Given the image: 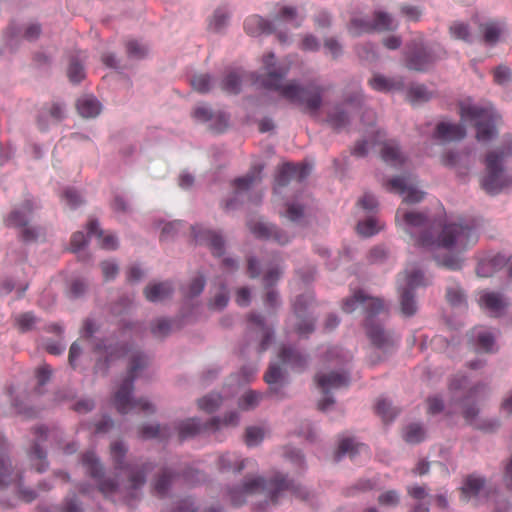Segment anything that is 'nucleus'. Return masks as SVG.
<instances>
[{
  "label": "nucleus",
  "instance_id": "nucleus-39",
  "mask_svg": "<svg viewBox=\"0 0 512 512\" xmlns=\"http://www.w3.org/2000/svg\"><path fill=\"white\" fill-rule=\"evenodd\" d=\"M506 259L502 255L493 256L490 259H483L477 266V274L480 277H489L494 270L504 266Z\"/></svg>",
  "mask_w": 512,
  "mask_h": 512
},
{
  "label": "nucleus",
  "instance_id": "nucleus-44",
  "mask_svg": "<svg viewBox=\"0 0 512 512\" xmlns=\"http://www.w3.org/2000/svg\"><path fill=\"white\" fill-rule=\"evenodd\" d=\"M480 30L483 33L484 41L488 44H495L502 32L504 31L503 26L499 22L491 21L480 26Z\"/></svg>",
  "mask_w": 512,
  "mask_h": 512
},
{
  "label": "nucleus",
  "instance_id": "nucleus-51",
  "mask_svg": "<svg viewBox=\"0 0 512 512\" xmlns=\"http://www.w3.org/2000/svg\"><path fill=\"white\" fill-rule=\"evenodd\" d=\"M240 86L241 78L236 72H229L221 82V89L230 94L239 93Z\"/></svg>",
  "mask_w": 512,
  "mask_h": 512
},
{
  "label": "nucleus",
  "instance_id": "nucleus-64",
  "mask_svg": "<svg viewBox=\"0 0 512 512\" xmlns=\"http://www.w3.org/2000/svg\"><path fill=\"white\" fill-rule=\"evenodd\" d=\"M197 509L191 498H184L173 503L171 509L166 512H196Z\"/></svg>",
  "mask_w": 512,
  "mask_h": 512
},
{
  "label": "nucleus",
  "instance_id": "nucleus-49",
  "mask_svg": "<svg viewBox=\"0 0 512 512\" xmlns=\"http://www.w3.org/2000/svg\"><path fill=\"white\" fill-rule=\"evenodd\" d=\"M425 438L424 428L417 423L408 425L403 431V439L410 444H417Z\"/></svg>",
  "mask_w": 512,
  "mask_h": 512
},
{
  "label": "nucleus",
  "instance_id": "nucleus-8",
  "mask_svg": "<svg viewBox=\"0 0 512 512\" xmlns=\"http://www.w3.org/2000/svg\"><path fill=\"white\" fill-rule=\"evenodd\" d=\"M511 155V146L496 149L486 155L481 186L488 194L496 195L512 185V176L504 168L505 159Z\"/></svg>",
  "mask_w": 512,
  "mask_h": 512
},
{
  "label": "nucleus",
  "instance_id": "nucleus-21",
  "mask_svg": "<svg viewBox=\"0 0 512 512\" xmlns=\"http://www.w3.org/2000/svg\"><path fill=\"white\" fill-rule=\"evenodd\" d=\"M192 233L195 241L201 245H207L212 251L213 255H223L224 240L220 234L199 226L192 227Z\"/></svg>",
  "mask_w": 512,
  "mask_h": 512
},
{
  "label": "nucleus",
  "instance_id": "nucleus-40",
  "mask_svg": "<svg viewBox=\"0 0 512 512\" xmlns=\"http://www.w3.org/2000/svg\"><path fill=\"white\" fill-rule=\"evenodd\" d=\"M139 435L143 439L166 440L170 437L171 430L168 426L144 425L139 428Z\"/></svg>",
  "mask_w": 512,
  "mask_h": 512
},
{
  "label": "nucleus",
  "instance_id": "nucleus-45",
  "mask_svg": "<svg viewBox=\"0 0 512 512\" xmlns=\"http://www.w3.org/2000/svg\"><path fill=\"white\" fill-rule=\"evenodd\" d=\"M383 229V224L375 217H369L357 224V232L364 237H370Z\"/></svg>",
  "mask_w": 512,
  "mask_h": 512
},
{
  "label": "nucleus",
  "instance_id": "nucleus-22",
  "mask_svg": "<svg viewBox=\"0 0 512 512\" xmlns=\"http://www.w3.org/2000/svg\"><path fill=\"white\" fill-rule=\"evenodd\" d=\"M310 170L311 167L306 164L286 163L280 168L276 176V185L283 187L292 180L301 182L309 175Z\"/></svg>",
  "mask_w": 512,
  "mask_h": 512
},
{
  "label": "nucleus",
  "instance_id": "nucleus-14",
  "mask_svg": "<svg viewBox=\"0 0 512 512\" xmlns=\"http://www.w3.org/2000/svg\"><path fill=\"white\" fill-rule=\"evenodd\" d=\"M315 381L318 388L324 394V398L318 402V409L326 411L335 402L333 397L329 396V393L332 390L347 387L350 383V378L344 372H329L316 374Z\"/></svg>",
  "mask_w": 512,
  "mask_h": 512
},
{
  "label": "nucleus",
  "instance_id": "nucleus-26",
  "mask_svg": "<svg viewBox=\"0 0 512 512\" xmlns=\"http://www.w3.org/2000/svg\"><path fill=\"white\" fill-rule=\"evenodd\" d=\"M481 496H486L485 479L476 475H469L461 487L462 500L468 502Z\"/></svg>",
  "mask_w": 512,
  "mask_h": 512
},
{
  "label": "nucleus",
  "instance_id": "nucleus-35",
  "mask_svg": "<svg viewBox=\"0 0 512 512\" xmlns=\"http://www.w3.org/2000/svg\"><path fill=\"white\" fill-rule=\"evenodd\" d=\"M76 108L82 117L93 118L100 113L101 104L92 96H84L78 99Z\"/></svg>",
  "mask_w": 512,
  "mask_h": 512
},
{
  "label": "nucleus",
  "instance_id": "nucleus-47",
  "mask_svg": "<svg viewBox=\"0 0 512 512\" xmlns=\"http://www.w3.org/2000/svg\"><path fill=\"white\" fill-rule=\"evenodd\" d=\"M327 122L336 130L344 128L349 123L348 112L337 106L328 114Z\"/></svg>",
  "mask_w": 512,
  "mask_h": 512
},
{
  "label": "nucleus",
  "instance_id": "nucleus-58",
  "mask_svg": "<svg viewBox=\"0 0 512 512\" xmlns=\"http://www.w3.org/2000/svg\"><path fill=\"white\" fill-rule=\"evenodd\" d=\"M229 297L225 285H222L220 290L210 300L209 306L212 309L221 310L228 304Z\"/></svg>",
  "mask_w": 512,
  "mask_h": 512
},
{
  "label": "nucleus",
  "instance_id": "nucleus-20",
  "mask_svg": "<svg viewBox=\"0 0 512 512\" xmlns=\"http://www.w3.org/2000/svg\"><path fill=\"white\" fill-rule=\"evenodd\" d=\"M248 227L251 233L260 239H271L281 245L288 243L290 240V237L285 232L262 220H250L248 222Z\"/></svg>",
  "mask_w": 512,
  "mask_h": 512
},
{
  "label": "nucleus",
  "instance_id": "nucleus-10",
  "mask_svg": "<svg viewBox=\"0 0 512 512\" xmlns=\"http://www.w3.org/2000/svg\"><path fill=\"white\" fill-rule=\"evenodd\" d=\"M303 18L298 16L297 10L292 6H283L278 15L274 18L273 22H269L258 15L248 17L244 22L245 31L252 35L271 34L282 22H289L294 28L301 25Z\"/></svg>",
  "mask_w": 512,
  "mask_h": 512
},
{
  "label": "nucleus",
  "instance_id": "nucleus-9",
  "mask_svg": "<svg viewBox=\"0 0 512 512\" xmlns=\"http://www.w3.org/2000/svg\"><path fill=\"white\" fill-rule=\"evenodd\" d=\"M460 115L464 122L472 123L475 126L478 141L487 142L496 136L498 115L492 107L462 102Z\"/></svg>",
  "mask_w": 512,
  "mask_h": 512
},
{
  "label": "nucleus",
  "instance_id": "nucleus-3",
  "mask_svg": "<svg viewBox=\"0 0 512 512\" xmlns=\"http://www.w3.org/2000/svg\"><path fill=\"white\" fill-rule=\"evenodd\" d=\"M263 73L253 75V82L259 87L276 91L279 96L288 102L302 107L305 111L316 114L323 103V95L326 87L311 81L305 86L297 80H289L283 83L288 75L290 66L277 63L274 53L270 52L262 59Z\"/></svg>",
  "mask_w": 512,
  "mask_h": 512
},
{
  "label": "nucleus",
  "instance_id": "nucleus-62",
  "mask_svg": "<svg viewBox=\"0 0 512 512\" xmlns=\"http://www.w3.org/2000/svg\"><path fill=\"white\" fill-rule=\"evenodd\" d=\"M264 437L263 430L259 427H248L245 434V443L248 446L258 445Z\"/></svg>",
  "mask_w": 512,
  "mask_h": 512
},
{
  "label": "nucleus",
  "instance_id": "nucleus-36",
  "mask_svg": "<svg viewBox=\"0 0 512 512\" xmlns=\"http://www.w3.org/2000/svg\"><path fill=\"white\" fill-rule=\"evenodd\" d=\"M471 338L475 341L478 349L487 353L494 351L495 338L491 332L483 328H474L471 331Z\"/></svg>",
  "mask_w": 512,
  "mask_h": 512
},
{
  "label": "nucleus",
  "instance_id": "nucleus-7",
  "mask_svg": "<svg viewBox=\"0 0 512 512\" xmlns=\"http://www.w3.org/2000/svg\"><path fill=\"white\" fill-rule=\"evenodd\" d=\"M8 449L6 439L0 434V491L11 489L14 494L11 501L1 500L6 508L16 506L18 500L30 503L37 497L34 490L23 487L22 476L12 468Z\"/></svg>",
  "mask_w": 512,
  "mask_h": 512
},
{
  "label": "nucleus",
  "instance_id": "nucleus-13",
  "mask_svg": "<svg viewBox=\"0 0 512 512\" xmlns=\"http://www.w3.org/2000/svg\"><path fill=\"white\" fill-rule=\"evenodd\" d=\"M436 51H443L440 47L419 46L416 40L407 46L405 52V66L409 70L424 72L440 58Z\"/></svg>",
  "mask_w": 512,
  "mask_h": 512
},
{
  "label": "nucleus",
  "instance_id": "nucleus-60",
  "mask_svg": "<svg viewBox=\"0 0 512 512\" xmlns=\"http://www.w3.org/2000/svg\"><path fill=\"white\" fill-rule=\"evenodd\" d=\"M68 78L73 83H79L85 77L84 68L77 60H71L68 71Z\"/></svg>",
  "mask_w": 512,
  "mask_h": 512
},
{
  "label": "nucleus",
  "instance_id": "nucleus-43",
  "mask_svg": "<svg viewBox=\"0 0 512 512\" xmlns=\"http://www.w3.org/2000/svg\"><path fill=\"white\" fill-rule=\"evenodd\" d=\"M247 460H239L238 456L233 453H225L219 457V469L223 471L240 472L244 469Z\"/></svg>",
  "mask_w": 512,
  "mask_h": 512
},
{
  "label": "nucleus",
  "instance_id": "nucleus-11",
  "mask_svg": "<svg viewBox=\"0 0 512 512\" xmlns=\"http://www.w3.org/2000/svg\"><path fill=\"white\" fill-rule=\"evenodd\" d=\"M397 283L401 312L405 316H412L417 311L414 291L416 288L426 285L424 274L418 269L407 268L399 275Z\"/></svg>",
  "mask_w": 512,
  "mask_h": 512
},
{
  "label": "nucleus",
  "instance_id": "nucleus-17",
  "mask_svg": "<svg viewBox=\"0 0 512 512\" xmlns=\"http://www.w3.org/2000/svg\"><path fill=\"white\" fill-rule=\"evenodd\" d=\"M395 27L392 17L384 12H376L373 21L353 18L348 26L349 32L358 36L363 33H370L373 31H387Z\"/></svg>",
  "mask_w": 512,
  "mask_h": 512
},
{
  "label": "nucleus",
  "instance_id": "nucleus-34",
  "mask_svg": "<svg viewBox=\"0 0 512 512\" xmlns=\"http://www.w3.org/2000/svg\"><path fill=\"white\" fill-rule=\"evenodd\" d=\"M368 455V448L364 444H359L354 441L352 438H344L340 441L338 449L335 453V461H339L340 458L348 454L352 459L356 454Z\"/></svg>",
  "mask_w": 512,
  "mask_h": 512
},
{
  "label": "nucleus",
  "instance_id": "nucleus-33",
  "mask_svg": "<svg viewBox=\"0 0 512 512\" xmlns=\"http://www.w3.org/2000/svg\"><path fill=\"white\" fill-rule=\"evenodd\" d=\"M294 313L296 317L295 331L300 336H307L314 330V321L308 318H302L304 307L302 305V297L296 299L294 305Z\"/></svg>",
  "mask_w": 512,
  "mask_h": 512
},
{
  "label": "nucleus",
  "instance_id": "nucleus-57",
  "mask_svg": "<svg viewBox=\"0 0 512 512\" xmlns=\"http://www.w3.org/2000/svg\"><path fill=\"white\" fill-rule=\"evenodd\" d=\"M283 378L282 368L278 363H271L268 370L264 375V380L267 384H278Z\"/></svg>",
  "mask_w": 512,
  "mask_h": 512
},
{
  "label": "nucleus",
  "instance_id": "nucleus-16",
  "mask_svg": "<svg viewBox=\"0 0 512 512\" xmlns=\"http://www.w3.org/2000/svg\"><path fill=\"white\" fill-rule=\"evenodd\" d=\"M247 335L257 342V353L261 354L269 347L273 330L266 325L263 317L257 313H250L247 317Z\"/></svg>",
  "mask_w": 512,
  "mask_h": 512
},
{
  "label": "nucleus",
  "instance_id": "nucleus-27",
  "mask_svg": "<svg viewBox=\"0 0 512 512\" xmlns=\"http://www.w3.org/2000/svg\"><path fill=\"white\" fill-rule=\"evenodd\" d=\"M465 134L466 131L460 124L440 122L436 126L434 138L444 142L457 141L464 138Z\"/></svg>",
  "mask_w": 512,
  "mask_h": 512
},
{
  "label": "nucleus",
  "instance_id": "nucleus-28",
  "mask_svg": "<svg viewBox=\"0 0 512 512\" xmlns=\"http://www.w3.org/2000/svg\"><path fill=\"white\" fill-rule=\"evenodd\" d=\"M282 271L278 267L270 268L264 275L263 282L267 289L264 303L268 308H276L279 304L278 293L271 287L279 280Z\"/></svg>",
  "mask_w": 512,
  "mask_h": 512
},
{
  "label": "nucleus",
  "instance_id": "nucleus-31",
  "mask_svg": "<svg viewBox=\"0 0 512 512\" xmlns=\"http://www.w3.org/2000/svg\"><path fill=\"white\" fill-rule=\"evenodd\" d=\"M369 85L375 91L390 92L403 89L404 82L401 78H387L383 75L376 74L369 80Z\"/></svg>",
  "mask_w": 512,
  "mask_h": 512
},
{
  "label": "nucleus",
  "instance_id": "nucleus-6",
  "mask_svg": "<svg viewBox=\"0 0 512 512\" xmlns=\"http://www.w3.org/2000/svg\"><path fill=\"white\" fill-rule=\"evenodd\" d=\"M147 364L148 360L145 355L141 353L132 355L127 377L114 395V405L119 413L127 414L132 410H141L146 413H153L155 411L154 406L146 399L140 398L135 400L131 398L137 372L146 367Z\"/></svg>",
  "mask_w": 512,
  "mask_h": 512
},
{
  "label": "nucleus",
  "instance_id": "nucleus-48",
  "mask_svg": "<svg viewBox=\"0 0 512 512\" xmlns=\"http://www.w3.org/2000/svg\"><path fill=\"white\" fill-rule=\"evenodd\" d=\"M376 413L382 418L384 422L392 421L399 411L391 405L389 401L384 398H380L375 406Z\"/></svg>",
  "mask_w": 512,
  "mask_h": 512
},
{
  "label": "nucleus",
  "instance_id": "nucleus-38",
  "mask_svg": "<svg viewBox=\"0 0 512 512\" xmlns=\"http://www.w3.org/2000/svg\"><path fill=\"white\" fill-rule=\"evenodd\" d=\"M263 167L261 165H255L251 170L243 177L234 180V186L237 191H245L251 188L255 183L261 181V173Z\"/></svg>",
  "mask_w": 512,
  "mask_h": 512
},
{
  "label": "nucleus",
  "instance_id": "nucleus-4",
  "mask_svg": "<svg viewBox=\"0 0 512 512\" xmlns=\"http://www.w3.org/2000/svg\"><path fill=\"white\" fill-rule=\"evenodd\" d=\"M285 492H291L303 500L308 496L304 488L293 481H288L282 474H276L269 481L262 477L247 478L241 487L230 490L229 496L234 506L241 505L246 497L252 495H261L265 503L270 501L275 504Z\"/></svg>",
  "mask_w": 512,
  "mask_h": 512
},
{
  "label": "nucleus",
  "instance_id": "nucleus-5",
  "mask_svg": "<svg viewBox=\"0 0 512 512\" xmlns=\"http://www.w3.org/2000/svg\"><path fill=\"white\" fill-rule=\"evenodd\" d=\"M362 308L365 313L366 334L371 343L379 348L386 350L392 347L396 340L386 332L380 324H375L373 318L385 311V305L382 299L366 295L362 290H357L352 296L344 299L342 310L345 313H352L357 308Z\"/></svg>",
  "mask_w": 512,
  "mask_h": 512
},
{
  "label": "nucleus",
  "instance_id": "nucleus-19",
  "mask_svg": "<svg viewBox=\"0 0 512 512\" xmlns=\"http://www.w3.org/2000/svg\"><path fill=\"white\" fill-rule=\"evenodd\" d=\"M67 110L64 102L52 100L44 103L37 114V126L41 131L48 130L51 126L59 124L66 118Z\"/></svg>",
  "mask_w": 512,
  "mask_h": 512
},
{
  "label": "nucleus",
  "instance_id": "nucleus-54",
  "mask_svg": "<svg viewBox=\"0 0 512 512\" xmlns=\"http://www.w3.org/2000/svg\"><path fill=\"white\" fill-rule=\"evenodd\" d=\"M191 86L199 93H207L213 86V80L209 74H198L192 77Z\"/></svg>",
  "mask_w": 512,
  "mask_h": 512
},
{
  "label": "nucleus",
  "instance_id": "nucleus-32",
  "mask_svg": "<svg viewBox=\"0 0 512 512\" xmlns=\"http://www.w3.org/2000/svg\"><path fill=\"white\" fill-rule=\"evenodd\" d=\"M486 386L484 385H477L469 390L467 395L462 401V415L467 421V423L473 425L474 421L476 419V416L478 415V409L475 405L470 404V400L477 398L478 393L480 391H485Z\"/></svg>",
  "mask_w": 512,
  "mask_h": 512
},
{
  "label": "nucleus",
  "instance_id": "nucleus-55",
  "mask_svg": "<svg viewBox=\"0 0 512 512\" xmlns=\"http://www.w3.org/2000/svg\"><path fill=\"white\" fill-rule=\"evenodd\" d=\"M261 398L262 395L260 393L250 390L246 392L239 400V407L243 410L253 409L259 404Z\"/></svg>",
  "mask_w": 512,
  "mask_h": 512
},
{
  "label": "nucleus",
  "instance_id": "nucleus-50",
  "mask_svg": "<svg viewBox=\"0 0 512 512\" xmlns=\"http://www.w3.org/2000/svg\"><path fill=\"white\" fill-rule=\"evenodd\" d=\"M16 328L21 332L25 333L33 329L37 319L31 312L21 313L14 318Z\"/></svg>",
  "mask_w": 512,
  "mask_h": 512
},
{
  "label": "nucleus",
  "instance_id": "nucleus-61",
  "mask_svg": "<svg viewBox=\"0 0 512 512\" xmlns=\"http://www.w3.org/2000/svg\"><path fill=\"white\" fill-rule=\"evenodd\" d=\"M228 19L229 13L225 9L219 8L213 14V17L210 21V27L216 31H219L226 25Z\"/></svg>",
  "mask_w": 512,
  "mask_h": 512
},
{
  "label": "nucleus",
  "instance_id": "nucleus-59",
  "mask_svg": "<svg viewBox=\"0 0 512 512\" xmlns=\"http://www.w3.org/2000/svg\"><path fill=\"white\" fill-rule=\"evenodd\" d=\"M127 54L131 58L140 59L147 54V47L136 40H129L126 43Z\"/></svg>",
  "mask_w": 512,
  "mask_h": 512
},
{
  "label": "nucleus",
  "instance_id": "nucleus-42",
  "mask_svg": "<svg viewBox=\"0 0 512 512\" xmlns=\"http://www.w3.org/2000/svg\"><path fill=\"white\" fill-rule=\"evenodd\" d=\"M381 157L384 162L392 166H397L404 162V157L399 147L394 142L384 143L381 150Z\"/></svg>",
  "mask_w": 512,
  "mask_h": 512
},
{
  "label": "nucleus",
  "instance_id": "nucleus-1",
  "mask_svg": "<svg viewBox=\"0 0 512 512\" xmlns=\"http://www.w3.org/2000/svg\"><path fill=\"white\" fill-rule=\"evenodd\" d=\"M396 222L414 239L415 246L433 251L436 248L465 251L476 244L478 234L475 227L463 223L442 224L426 214L399 207Z\"/></svg>",
  "mask_w": 512,
  "mask_h": 512
},
{
  "label": "nucleus",
  "instance_id": "nucleus-24",
  "mask_svg": "<svg viewBox=\"0 0 512 512\" xmlns=\"http://www.w3.org/2000/svg\"><path fill=\"white\" fill-rule=\"evenodd\" d=\"M33 210V202L31 200H25L19 207L10 211L4 218V223L7 227L19 229L29 223Z\"/></svg>",
  "mask_w": 512,
  "mask_h": 512
},
{
  "label": "nucleus",
  "instance_id": "nucleus-18",
  "mask_svg": "<svg viewBox=\"0 0 512 512\" xmlns=\"http://www.w3.org/2000/svg\"><path fill=\"white\" fill-rule=\"evenodd\" d=\"M387 190L403 197L407 204L419 203L424 198V192L416 187L414 178L409 176H397L386 183Z\"/></svg>",
  "mask_w": 512,
  "mask_h": 512
},
{
  "label": "nucleus",
  "instance_id": "nucleus-46",
  "mask_svg": "<svg viewBox=\"0 0 512 512\" xmlns=\"http://www.w3.org/2000/svg\"><path fill=\"white\" fill-rule=\"evenodd\" d=\"M431 97L432 93L422 84L412 85L407 91V98L412 104L427 102Z\"/></svg>",
  "mask_w": 512,
  "mask_h": 512
},
{
  "label": "nucleus",
  "instance_id": "nucleus-53",
  "mask_svg": "<svg viewBox=\"0 0 512 512\" xmlns=\"http://www.w3.org/2000/svg\"><path fill=\"white\" fill-rule=\"evenodd\" d=\"M42 235V230L38 226H32L25 224L19 228L18 237L24 243H32L38 240V238Z\"/></svg>",
  "mask_w": 512,
  "mask_h": 512
},
{
  "label": "nucleus",
  "instance_id": "nucleus-63",
  "mask_svg": "<svg viewBox=\"0 0 512 512\" xmlns=\"http://www.w3.org/2000/svg\"><path fill=\"white\" fill-rule=\"evenodd\" d=\"M195 121L205 123L213 118V111L205 104L198 105L192 112Z\"/></svg>",
  "mask_w": 512,
  "mask_h": 512
},
{
  "label": "nucleus",
  "instance_id": "nucleus-30",
  "mask_svg": "<svg viewBox=\"0 0 512 512\" xmlns=\"http://www.w3.org/2000/svg\"><path fill=\"white\" fill-rule=\"evenodd\" d=\"M88 235L95 236L99 240V245L103 249L114 250L117 248V239L113 234H105L99 227L97 220H90L87 224Z\"/></svg>",
  "mask_w": 512,
  "mask_h": 512
},
{
  "label": "nucleus",
  "instance_id": "nucleus-25",
  "mask_svg": "<svg viewBox=\"0 0 512 512\" xmlns=\"http://www.w3.org/2000/svg\"><path fill=\"white\" fill-rule=\"evenodd\" d=\"M478 303L483 310L494 317H499L508 307V303L500 294L489 291H482L479 294Z\"/></svg>",
  "mask_w": 512,
  "mask_h": 512
},
{
  "label": "nucleus",
  "instance_id": "nucleus-56",
  "mask_svg": "<svg viewBox=\"0 0 512 512\" xmlns=\"http://www.w3.org/2000/svg\"><path fill=\"white\" fill-rule=\"evenodd\" d=\"M171 332V323L167 319H157L151 326V333L156 338H164Z\"/></svg>",
  "mask_w": 512,
  "mask_h": 512
},
{
  "label": "nucleus",
  "instance_id": "nucleus-23",
  "mask_svg": "<svg viewBox=\"0 0 512 512\" xmlns=\"http://www.w3.org/2000/svg\"><path fill=\"white\" fill-rule=\"evenodd\" d=\"M94 352L99 354L100 356L104 355L105 359L104 361L99 358L97 359L95 370L96 372H102L105 373L107 370L108 365L116 358H119L127 353V350L125 347H112V346H106L103 341H100L98 343L94 344Z\"/></svg>",
  "mask_w": 512,
  "mask_h": 512
},
{
  "label": "nucleus",
  "instance_id": "nucleus-15",
  "mask_svg": "<svg viewBox=\"0 0 512 512\" xmlns=\"http://www.w3.org/2000/svg\"><path fill=\"white\" fill-rule=\"evenodd\" d=\"M34 444L29 452V458L37 472L42 473L48 467L46 460V452L41 448V445L49 439L56 440L59 435V431L56 429L49 430L44 426L36 427L34 430Z\"/></svg>",
  "mask_w": 512,
  "mask_h": 512
},
{
  "label": "nucleus",
  "instance_id": "nucleus-29",
  "mask_svg": "<svg viewBox=\"0 0 512 512\" xmlns=\"http://www.w3.org/2000/svg\"><path fill=\"white\" fill-rule=\"evenodd\" d=\"M174 288L168 281L148 285L144 289V295L150 302L163 301L173 294Z\"/></svg>",
  "mask_w": 512,
  "mask_h": 512
},
{
  "label": "nucleus",
  "instance_id": "nucleus-41",
  "mask_svg": "<svg viewBox=\"0 0 512 512\" xmlns=\"http://www.w3.org/2000/svg\"><path fill=\"white\" fill-rule=\"evenodd\" d=\"M175 474L172 473L169 469H164L161 473L156 477L153 482V492L155 495L159 497H164L175 478Z\"/></svg>",
  "mask_w": 512,
  "mask_h": 512
},
{
  "label": "nucleus",
  "instance_id": "nucleus-52",
  "mask_svg": "<svg viewBox=\"0 0 512 512\" xmlns=\"http://www.w3.org/2000/svg\"><path fill=\"white\" fill-rule=\"evenodd\" d=\"M222 403L220 394L211 393L198 400V406L201 410L212 413L219 408Z\"/></svg>",
  "mask_w": 512,
  "mask_h": 512
},
{
  "label": "nucleus",
  "instance_id": "nucleus-37",
  "mask_svg": "<svg viewBox=\"0 0 512 512\" xmlns=\"http://www.w3.org/2000/svg\"><path fill=\"white\" fill-rule=\"evenodd\" d=\"M282 364L290 365L293 368L302 369L306 364V358L298 351L283 346L278 354Z\"/></svg>",
  "mask_w": 512,
  "mask_h": 512
},
{
  "label": "nucleus",
  "instance_id": "nucleus-2",
  "mask_svg": "<svg viewBox=\"0 0 512 512\" xmlns=\"http://www.w3.org/2000/svg\"><path fill=\"white\" fill-rule=\"evenodd\" d=\"M111 457L117 470H124L127 480L122 485L114 479L103 478V466L92 451H87L82 455V465L86 473L98 482L99 491L109 498L115 494H120L124 502L132 507L134 502L140 499L141 491L146 483V475L153 467L149 462L138 464H124V458L127 448L120 441H116L110 446Z\"/></svg>",
  "mask_w": 512,
  "mask_h": 512
},
{
  "label": "nucleus",
  "instance_id": "nucleus-12",
  "mask_svg": "<svg viewBox=\"0 0 512 512\" xmlns=\"http://www.w3.org/2000/svg\"><path fill=\"white\" fill-rule=\"evenodd\" d=\"M238 421L239 415L237 412H230L226 414L223 419L214 417L206 424H201L196 418L187 419L178 426L179 438L185 440L197 435L201 431L218 430L222 427L236 426Z\"/></svg>",
  "mask_w": 512,
  "mask_h": 512
}]
</instances>
